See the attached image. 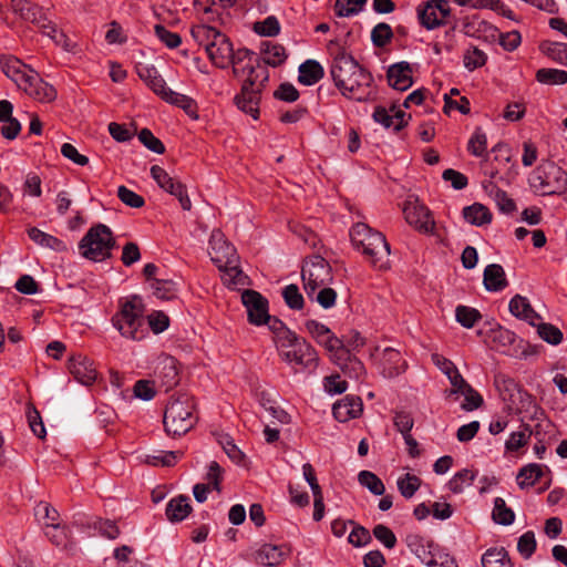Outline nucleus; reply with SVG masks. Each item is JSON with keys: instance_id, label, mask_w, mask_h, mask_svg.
Listing matches in <instances>:
<instances>
[{"instance_id": "obj_53", "label": "nucleus", "mask_w": 567, "mask_h": 567, "mask_svg": "<svg viewBox=\"0 0 567 567\" xmlns=\"http://www.w3.org/2000/svg\"><path fill=\"white\" fill-rule=\"evenodd\" d=\"M344 374L350 378L359 379L364 374V365L357 358H352L350 353L346 355V359L341 361V364H338Z\"/></svg>"}, {"instance_id": "obj_5", "label": "nucleus", "mask_w": 567, "mask_h": 567, "mask_svg": "<svg viewBox=\"0 0 567 567\" xmlns=\"http://www.w3.org/2000/svg\"><path fill=\"white\" fill-rule=\"evenodd\" d=\"M112 324L122 337L141 340L145 336L144 307L142 300L134 296L121 303L120 310L112 317Z\"/></svg>"}, {"instance_id": "obj_35", "label": "nucleus", "mask_w": 567, "mask_h": 567, "mask_svg": "<svg viewBox=\"0 0 567 567\" xmlns=\"http://www.w3.org/2000/svg\"><path fill=\"white\" fill-rule=\"evenodd\" d=\"M483 567H513L505 548H489L482 556Z\"/></svg>"}, {"instance_id": "obj_29", "label": "nucleus", "mask_w": 567, "mask_h": 567, "mask_svg": "<svg viewBox=\"0 0 567 567\" xmlns=\"http://www.w3.org/2000/svg\"><path fill=\"white\" fill-rule=\"evenodd\" d=\"M323 68L316 60H307L299 66V83L310 86L319 82L323 78Z\"/></svg>"}, {"instance_id": "obj_52", "label": "nucleus", "mask_w": 567, "mask_h": 567, "mask_svg": "<svg viewBox=\"0 0 567 567\" xmlns=\"http://www.w3.org/2000/svg\"><path fill=\"white\" fill-rule=\"evenodd\" d=\"M487 146V137L481 127H477L468 141V152L476 156H483Z\"/></svg>"}, {"instance_id": "obj_55", "label": "nucleus", "mask_w": 567, "mask_h": 567, "mask_svg": "<svg viewBox=\"0 0 567 567\" xmlns=\"http://www.w3.org/2000/svg\"><path fill=\"white\" fill-rule=\"evenodd\" d=\"M336 364H341V361L346 359V355L349 353V349H347L343 344V341L340 340L337 336L330 337L329 344L324 348Z\"/></svg>"}, {"instance_id": "obj_25", "label": "nucleus", "mask_w": 567, "mask_h": 567, "mask_svg": "<svg viewBox=\"0 0 567 567\" xmlns=\"http://www.w3.org/2000/svg\"><path fill=\"white\" fill-rule=\"evenodd\" d=\"M483 285L491 292L504 290L508 286L504 268L499 264L487 265L483 272Z\"/></svg>"}, {"instance_id": "obj_7", "label": "nucleus", "mask_w": 567, "mask_h": 567, "mask_svg": "<svg viewBox=\"0 0 567 567\" xmlns=\"http://www.w3.org/2000/svg\"><path fill=\"white\" fill-rule=\"evenodd\" d=\"M279 357L290 365H298L306 369H312L318 365V353L316 349L298 337L295 332L285 338L277 346Z\"/></svg>"}, {"instance_id": "obj_50", "label": "nucleus", "mask_w": 567, "mask_h": 567, "mask_svg": "<svg viewBox=\"0 0 567 567\" xmlns=\"http://www.w3.org/2000/svg\"><path fill=\"white\" fill-rule=\"evenodd\" d=\"M162 189L175 196L184 210H190L192 202L187 195L185 185L179 181L173 179L165 188Z\"/></svg>"}, {"instance_id": "obj_34", "label": "nucleus", "mask_w": 567, "mask_h": 567, "mask_svg": "<svg viewBox=\"0 0 567 567\" xmlns=\"http://www.w3.org/2000/svg\"><path fill=\"white\" fill-rule=\"evenodd\" d=\"M162 99L183 109L192 118H198L196 102L192 97L174 92L169 89Z\"/></svg>"}, {"instance_id": "obj_3", "label": "nucleus", "mask_w": 567, "mask_h": 567, "mask_svg": "<svg viewBox=\"0 0 567 567\" xmlns=\"http://www.w3.org/2000/svg\"><path fill=\"white\" fill-rule=\"evenodd\" d=\"M353 247L361 251L371 266L379 270L390 267V245L384 235L364 223H357L350 229Z\"/></svg>"}, {"instance_id": "obj_57", "label": "nucleus", "mask_w": 567, "mask_h": 567, "mask_svg": "<svg viewBox=\"0 0 567 567\" xmlns=\"http://www.w3.org/2000/svg\"><path fill=\"white\" fill-rule=\"evenodd\" d=\"M536 549L535 534L532 530L524 533L517 542L518 553L526 559L530 558Z\"/></svg>"}, {"instance_id": "obj_58", "label": "nucleus", "mask_w": 567, "mask_h": 567, "mask_svg": "<svg viewBox=\"0 0 567 567\" xmlns=\"http://www.w3.org/2000/svg\"><path fill=\"white\" fill-rule=\"evenodd\" d=\"M311 301L318 302L323 309H330L336 305L337 292L334 289L323 286L313 295Z\"/></svg>"}, {"instance_id": "obj_37", "label": "nucleus", "mask_w": 567, "mask_h": 567, "mask_svg": "<svg viewBox=\"0 0 567 567\" xmlns=\"http://www.w3.org/2000/svg\"><path fill=\"white\" fill-rule=\"evenodd\" d=\"M183 455L182 452H174V451H158L153 454H146L144 457V462L152 466H166L171 467L174 466L177 461Z\"/></svg>"}, {"instance_id": "obj_2", "label": "nucleus", "mask_w": 567, "mask_h": 567, "mask_svg": "<svg viewBox=\"0 0 567 567\" xmlns=\"http://www.w3.org/2000/svg\"><path fill=\"white\" fill-rule=\"evenodd\" d=\"M330 74L341 94L350 100L364 102L372 97L373 76L352 55L338 52L331 63Z\"/></svg>"}, {"instance_id": "obj_9", "label": "nucleus", "mask_w": 567, "mask_h": 567, "mask_svg": "<svg viewBox=\"0 0 567 567\" xmlns=\"http://www.w3.org/2000/svg\"><path fill=\"white\" fill-rule=\"evenodd\" d=\"M209 255L212 261L220 269L236 278L241 275L236 248L228 243L220 230H214L209 239Z\"/></svg>"}, {"instance_id": "obj_1", "label": "nucleus", "mask_w": 567, "mask_h": 567, "mask_svg": "<svg viewBox=\"0 0 567 567\" xmlns=\"http://www.w3.org/2000/svg\"><path fill=\"white\" fill-rule=\"evenodd\" d=\"M230 64L235 76L244 79L240 93L234 97V102L240 111L257 118L261 91L269 79L268 70L246 48L237 51L233 49Z\"/></svg>"}, {"instance_id": "obj_41", "label": "nucleus", "mask_w": 567, "mask_h": 567, "mask_svg": "<svg viewBox=\"0 0 567 567\" xmlns=\"http://www.w3.org/2000/svg\"><path fill=\"white\" fill-rule=\"evenodd\" d=\"M219 33L220 32L216 28L204 24L195 25L190 30L193 39L199 45H203L205 51H207V44H209V42H214Z\"/></svg>"}, {"instance_id": "obj_38", "label": "nucleus", "mask_w": 567, "mask_h": 567, "mask_svg": "<svg viewBox=\"0 0 567 567\" xmlns=\"http://www.w3.org/2000/svg\"><path fill=\"white\" fill-rule=\"evenodd\" d=\"M492 518L496 524L503 526H509L514 523L515 513L506 505L505 498H495Z\"/></svg>"}, {"instance_id": "obj_43", "label": "nucleus", "mask_w": 567, "mask_h": 567, "mask_svg": "<svg viewBox=\"0 0 567 567\" xmlns=\"http://www.w3.org/2000/svg\"><path fill=\"white\" fill-rule=\"evenodd\" d=\"M474 473L467 468L457 472L449 482L450 492L460 494L464 492L465 486H470L474 481Z\"/></svg>"}, {"instance_id": "obj_21", "label": "nucleus", "mask_w": 567, "mask_h": 567, "mask_svg": "<svg viewBox=\"0 0 567 567\" xmlns=\"http://www.w3.org/2000/svg\"><path fill=\"white\" fill-rule=\"evenodd\" d=\"M70 373L82 384L90 385L96 379L93 362L83 354H75L69 360Z\"/></svg>"}, {"instance_id": "obj_46", "label": "nucleus", "mask_w": 567, "mask_h": 567, "mask_svg": "<svg viewBox=\"0 0 567 567\" xmlns=\"http://www.w3.org/2000/svg\"><path fill=\"white\" fill-rule=\"evenodd\" d=\"M286 59V50L281 44H268L262 53L264 63L271 66L280 65Z\"/></svg>"}, {"instance_id": "obj_19", "label": "nucleus", "mask_w": 567, "mask_h": 567, "mask_svg": "<svg viewBox=\"0 0 567 567\" xmlns=\"http://www.w3.org/2000/svg\"><path fill=\"white\" fill-rule=\"evenodd\" d=\"M0 68L20 89L34 70L13 55H0Z\"/></svg>"}, {"instance_id": "obj_24", "label": "nucleus", "mask_w": 567, "mask_h": 567, "mask_svg": "<svg viewBox=\"0 0 567 567\" xmlns=\"http://www.w3.org/2000/svg\"><path fill=\"white\" fill-rule=\"evenodd\" d=\"M372 116L377 123H380L385 128L392 127L396 132L406 125L405 113L395 106H392L390 110L377 106Z\"/></svg>"}, {"instance_id": "obj_42", "label": "nucleus", "mask_w": 567, "mask_h": 567, "mask_svg": "<svg viewBox=\"0 0 567 567\" xmlns=\"http://www.w3.org/2000/svg\"><path fill=\"white\" fill-rule=\"evenodd\" d=\"M367 0H337L334 11L338 17L355 16L363 10Z\"/></svg>"}, {"instance_id": "obj_54", "label": "nucleus", "mask_w": 567, "mask_h": 567, "mask_svg": "<svg viewBox=\"0 0 567 567\" xmlns=\"http://www.w3.org/2000/svg\"><path fill=\"white\" fill-rule=\"evenodd\" d=\"M254 30L262 37H276L280 32V23L275 16H269L264 21L256 22Z\"/></svg>"}, {"instance_id": "obj_44", "label": "nucleus", "mask_w": 567, "mask_h": 567, "mask_svg": "<svg viewBox=\"0 0 567 567\" xmlns=\"http://www.w3.org/2000/svg\"><path fill=\"white\" fill-rule=\"evenodd\" d=\"M100 518L87 515L84 513H75L72 517V524L79 528L82 533L87 534L89 536L94 535L96 533V525L99 524Z\"/></svg>"}, {"instance_id": "obj_33", "label": "nucleus", "mask_w": 567, "mask_h": 567, "mask_svg": "<svg viewBox=\"0 0 567 567\" xmlns=\"http://www.w3.org/2000/svg\"><path fill=\"white\" fill-rule=\"evenodd\" d=\"M219 470V465L216 462H213L207 476L208 482L196 484L193 487V496H206L213 492L220 493L218 481Z\"/></svg>"}, {"instance_id": "obj_26", "label": "nucleus", "mask_w": 567, "mask_h": 567, "mask_svg": "<svg viewBox=\"0 0 567 567\" xmlns=\"http://www.w3.org/2000/svg\"><path fill=\"white\" fill-rule=\"evenodd\" d=\"M27 234L35 245L42 248H48L55 252H64L68 250V246L63 240L42 231L38 227L28 228Z\"/></svg>"}, {"instance_id": "obj_28", "label": "nucleus", "mask_w": 567, "mask_h": 567, "mask_svg": "<svg viewBox=\"0 0 567 567\" xmlns=\"http://www.w3.org/2000/svg\"><path fill=\"white\" fill-rule=\"evenodd\" d=\"M45 537L58 548L66 553L75 550V544L70 540V530L64 525L44 527Z\"/></svg>"}, {"instance_id": "obj_39", "label": "nucleus", "mask_w": 567, "mask_h": 567, "mask_svg": "<svg viewBox=\"0 0 567 567\" xmlns=\"http://www.w3.org/2000/svg\"><path fill=\"white\" fill-rule=\"evenodd\" d=\"M536 80L547 85L565 84L567 83V71L543 68L536 72Z\"/></svg>"}, {"instance_id": "obj_45", "label": "nucleus", "mask_w": 567, "mask_h": 567, "mask_svg": "<svg viewBox=\"0 0 567 567\" xmlns=\"http://www.w3.org/2000/svg\"><path fill=\"white\" fill-rule=\"evenodd\" d=\"M359 483L367 487L373 495L381 496L384 493V484L370 471H361L358 475Z\"/></svg>"}, {"instance_id": "obj_36", "label": "nucleus", "mask_w": 567, "mask_h": 567, "mask_svg": "<svg viewBox=\"0 0 567 567\" xmlns=\"http://www.w3.org/2000/svg\"><path fill=\"white\" fill-rule=\"evenodd\" d=\"M151 287L153 293L162 300H172L178 293V284L173 279H154Z\"/></svg>"}, {"instance_id": "obj_15", "label": "nucleus", "mask_w": 567, "mask_h": 567, "mask_svg": "<svg viewBox=\"0 0 567 567\" xmlns=\"http://www.w3.org/2000/svg\"><path fill=\"white\" fill-rule=\"evenodd\" d=\"M549 470L540 464H528L523 467L516 476L520 488H526L539 484L537 493H542L549 483Z\"/></svg>"}, {"instance_id": "obj_63", "label": "nucleus", "mask_w": 567, "mask_h": 567, "mask_svg": "<svg viewBox=\"0 0 567 567\" xmlns=\"http://www.w3.org/2000/svg\"><path fill=\"white\" fill-rule=\"evenodd\" d=\"M117 197L121 199L122 203L132 208H141L145 204V200L141 195L136 194L135 192L128 189L125 186H120L117 188Z\"/></svg>"}, {"instance_id": "obj_10", "label": "nucleus", "mask_w": 567, "mask_h": 567, "mask_svg": "<svg viewBox=\"0 0 567 567\" xmlns=\"http://www.w3.org/2000/svg\"><path fill=\"white\" fill-rule=\"evenodd\" d=\"M303 289L309 299H313L316 291L332 282V269L321 256H313L306 260L301 269Z\"/></svg>"}, {"instance_id": "obj_12", "label": "nucleus", "mask_w": 567, "mask_h": 567, "mask_svg": "<svg viewBox=\"0 0 567 567\" xmlns=\"http://www.w3.org/2000/svg\"><path fill=\"white\" fill-rule=\"evenodd\" d=\"M405 220L416 230L431 234L433 233L435 223L430 210L417 198L410 197L403 208Z\"/></svg>"}, {"instance_id": "obj_16", "label": "nucleus", "mask_w": 567, "mask_h": 567, "mask_svg": "<svg viewBox=\"0 0 567 567\" xmlns=\"http://www.w3.org/2000/svg\"><path fill=\"white\" fill-rule=\"evenodd\" d=\"M206 53L214 65L226 69L231 62L233 44L230 40L220 32L214 42L207 44Z\"/></svg>"}, {"instance_id": "obj_6", "label": "nucleus", "mask_w": 567, "mask_h": 567, "mask_svg": "<svg viewBox=\"0 0 567 567\" xmlns=\"http://www.w3.org/2000/svg\"><path fill=\"white\" fill-rule=\"evenodd\" d=\"M115 246L113 233L104 224L92 226L79 243V250L82 257L92 261L109 259L111 250Z\"/></svg>"}, {"instance_id": "obj_14", "label": "nucleus", "mask_w": 567, "mask_h": 567, "mask_svg": "<svg viewBox=\"0 0 567 567\" xmlns=\"http://www.w3.org/2000/svg\"><path fill=\"white\" fill-rule=\"evenodd\" d=\"M20 89L33 100L42 103L52 102L56 97L54 86L43 81L35 71L29 73V79H27Z\"/></svg>"}, {"instance_id": "obj_51", "label": "nucleus", "mask_w": 567, "mask_h": 567, "mask_svg": "<svg viewBox=\"0 0 567 567\" xmlns=\"http://www.w3.org/2000/svg\"><path fill=\"white\" fill-rule=\"evenodd\" d=\"M538 336L549 344L557 346L563 340L561 331L551 323H537Z\"/></svg>"}, {"instance_id": "obj_27", "label": "nucleus", "mask_w": 567, "mask_h": 567, "mask_svg": "<svg viewBox=\"0 0 567 567\" xmlns=\"http://www.w3.org/2000/svg\"><path fill=\"white\" fill-rule=\"evenodd\" d=\"M511 313L519 319L526 320L532 326L540 319L539 315L532 308L528 299L520 295H515L508 305Z\"/></svg>"}, {"instance_id": "obj_13", "label": "nucleus", "mask_w": 567, "mask_h": 567, "mask_svg": "<svg viewBox=\"0 0 567 567\" xmlns=\"http://www.w3.org/2000/svg\"><path fill=\"white\" fill-rule=\"evenodd\" d=\"M241 301L247 309L248 321L251 324H266L269 319L268 300L261 293L247 289L241 293Z\"/></svg>"}, {"instance_id": "obj_17", "label": "nucleus", "mask_w": 567, "mask_h": 567, "mask_svg": "<svg viewBox=\"0 0 567 567\" xmlns=\"http://www.w3.org/2000/svg\"><path fill=\"white\" fill-rule=\"evenodd\" d=\"M378 368L384 378H395L406 369V362L400 351L393 348H384L380 354Z\"/></svg>"}, {"instance_id": "obj_40", "label": "nucleus", "mask_w": 567, "mask_h": 567, "mask_svg": "<svg viewBox=\"0 0 567 567\" xmlns=\"http://www.w3.org/2000/svg\"><path fill=\"white\" fill-rule=\"evenodd\" d=\"M481 318L482 315L475 308L458 305L455 309V319L464 328H473Z\"/></svg>"}, {"instance_id": "obj_62", "label": "nucleus", "mask_w": 567, "mask_h": 567, "mask_svg": "<svg viewBox=\"0 0 567 567\" xmlns=\"http://www.w3.org/2000/svg\"><path fill=\"white\" fill-rule=\"evenodd\" d=\"M156 37L169 49H175L182 43V38L175 32H171L162 24L154 27Z\"/></svg>"}, {"instance_id": "obj_8", "label": "nucleus", "mask_w": 567, "mask_h": 567, "mask_svg": "<svg viewBox=\"0 0 567 567\" xmlns=\"http://www.w3.org/2000/svg\"><path fill=\"white\" fill-rule=\"evenodd\" d=\"M529 185L540 195L563 193L567 189V174L556 163L543 161L532 173Z\"/></svg>"}, {"instance_id": "obj_48", "label": "nucleus", "mask_w": 567, "mask_h": 567, "mask_svg": "<svg viewBox=\"0 0 567 567\" xmlns=\"http://www.w3.org/2000/svg\"><path fill=\"white\" fill-rule=\"evenodd\" d=\"M393 38V31L390 24L385 22L378 23L371 31V41L374 47L383 48Z\"/></svg>"}, {"instance_id": "obj_18", "label": "nucleus", "mask_w": 567, "mask_h": 567, "mask_svg": "<svg viewBox=\"0 0 567 567\" xmlns=\"http://www.w3.org/2000/svg\"><path fill=\"white\" fill-rule=\"evenodd\" d=\"M11 8L23 21L31 22L40 29L42 27H50V20L47 18L42 8L29 0H11Z\"/></svg>"}, {"instance_id": "obj_11", "label": "nucleus", "mask_w": 567, "mask_h": 567, "mask_svg": "<svg viewBox=\"0 0 567 567\" xmlns=\"http://www.w3.org/2000/svg\"><path fill=\"white\" fill-rule=\"evenodd\" d=\"M451 8L447 0H430L417 8L420 23L427 30H433L444 23L450 16Z\"/></svg>"}, {"instance_id": "obj_56", "label": "nucleus", "mask_w": 567, "mask_h": 567, "mask_svg": "<svg viewBox=\"0 0 567 567\" xmlns=\"http://www.w3.org/2000/svg\"><path fill=\"white\" fill-rule=\"evenodd\" d=\"M37 516L43 519L45 527L59 525V513L55 508L51 507L47 502H40L37 506Z\"/></svg>"}, {"instance_id": "obj_47", "label": "nucleus", "mask_w": 567, "mask_h": 567, "mask_svg": "<svg viewBox=\"0 0 567 567\" xmlns=\"http://www.w3.org/2000/svg\"><path fill=\"white\" fill-rule=\"evenodd\" d=\"M282 298L286 305L292 310H301L305 305L303 296L295 284L287 285L282 289Z\"/></svg>"}, {"instance_id": "obj_60", "label": "nucleus", "mask_w": 567, "mask_h": 567, "mask_svg": "<svg viewBox=\"0 0 567 567\" xmlns=\"http://www.w3.org/2000/svg\"><path fill=\"white\" fill-rule=\"evenodd\" d=\"M486 54L482 50L472 48L464 54V66L467 70L473 71L483 66L486 63Z\"/></svg>"}, {"instance_id": "obj_64", "label": "nucleus", "mask_w": 567, "mask_h": 567, "mask_svg": "<svg viewBox=\"0 0 567 567\" xmlns=\"http://www.w3.org/2000/svg\"><path fill=\"white\" fill-rule=\"evenodd\" d=\"M544 51L554 61L567 65V43H550Z\"/></svg>"}, {"instance_id": "obj_20", "label": "nucleus", "mask_w": 567, "mask_h": 567, "mask_svg": "<svg viewBox=\"0 0 567 567\" xmlns=\"http://www.w3.org/2000/svg\"><path fill=\"white\" fill-rule=\"evenodd\" d=\"M412 68L409 62L401 61L389 66L386 72L388 83L398 91H405L413 84Z\"/></svg>"}, {"instance_id": "obj_61", "label": "nucleus", "mask_w": 567, "mask_h": 567, "mask_svg": "<svg viewBox=\"0 0 567 567\" xmlns=\"http://www.w3.org/2000/svg\"><path fill=\"white\" fill-rule=\"evenodd\" d=\"M491 194L493 195V198L502 213L509 214L515 210V203L512 198L508 197L506 192L493 186Z\"/></svg>"}, {"instance_id": "obj_31", "label": "nucleus", "mask_w": 567, "mask_h": 567, "mask_svg": "<svg viewBox=\"0 0 567 567\" xmlns=\"http://www.w3.org/2000/svg\"><path fill=\"white\" fill-rule=\"evenodd\" d=\"M463 217L471 225L483 226L492 221V214L480 203L463 208Z\"/></svg>"}, {"instance_id": "obj_23", "label": "nucleus", "mask_w": 567, "mask_h": 567, "mask_svg": "<svg viewBox=\"0 0 567 567\" xmlns=\"http://www.w3.org/2000/svg\"><path fill=\"white\" fill-rule=\"evenodd\" d=\"M136 73L142 81H144L152 91L163 97L169 90L166 86L165 80L158 73L154 65L138 63L136 65Z\"/></svg>"}, {"instance_id": "obj_49", "label": "nucleus", "mask_w": 567, "mask_h": 567, "mask_svg": "<svg viewBox=\"0 0 567 567\" xmlns=\"http://www.w3.org/2000/svg\"><path fill=\"white\" fill-rule=\"evenodd\" d=\"M396 485L401 496H413L421 487V480L414 474L405 473L398 478Z\"/></svg>"}, {"instance_id": "obj_30", "label": "nucleus", "mask_w": 567, "mask_h": 567, "mask_svg": "<svg viewBox=\"0 0 567 567\" xmlns=\"http://www.w3.org/2000/svg\"><path fill=\"white\" fill-rule=\"evenodd\" d=\"M284 556V547L271 544H264L256 553V560L264 566H276L281 563Z\"/></svg>"}, {"instance_id": "obj_22", "label": "nucleus", "mask_w": 567, "mask_h": 567, "mask_svg": "<svg viewBox=\"0 0 567 567\" xmlns=\"http://www.w3.org/2000/svg\"><path fill=\"white\" fill-rule=\"evenodd\" d=\"M362 409L363 404L359 396L347 395L333 404L332 413L337 421L347 422L350 419L358 417Z\"/></svg>"}, {"instance_id": "obj_4", "label": "nucleus", "mask_w": 567, "mask_h": 567, "mask_svg": "<svg viewBox=\"0 0 567 567\" xmlns=\"http://www.w3.org/2000/svg\"><path fill=\"white\" fill-rule=\"evenodd\" d=\"M195 408V400L188 394L172 398L164 413L165 431L174 436L186 434L198 420Z\"/></svg>"}, {"instance_id": "obj_32", "label": "nucleus", "mask_w": 567, "mask_h": 567, "mask_svg": "<svg viewBox=\"0 0 567 567\" xmlns=\"http://www.w3.org/2000/svg\"><path fill=\"white\" fill-rule=\"evenodd\" d=\"M187 498H171L166 505L165 515L171 523L184 520L192 512Z\"/></svg>"}, {"instance_id": "obj_59", "label": "nucleus", "mask_w": 567, "mask_h": 567, "mask_svg": "<svg viewBox=\"0 0 567 567\" xmlns=\"http://www.w3.org/2000/svg\"><path fill=\"white\" fill-rule=\"evenodd\" d=\"M140 142L147 147L150 151L156 154H163L165 152L164 144L156 137L148 128H143L138 133Z\"/></svg>"}]
</instances>
